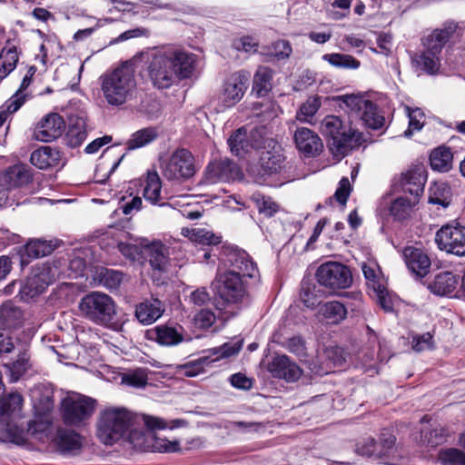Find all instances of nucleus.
Wrapping results in <instances>:
<instances>
[{
  "label": "nucleus",
  "instance_id": "nucleus-15",
  "mask_svg": "<svg viewBox=\"0 0 465 465\" xmlns=\"http://www.w3.org/2000/svg\"><path fill=\"white\" fill-rule=\"evenodd\" d=\"M227 261L232 269L243 278H254L258 275L256 263L243 250L232 249L227 255Z\"/></svg>",
  "mask_w": 465,
  "mask_h": 465
},
{
  "label": "nucleus",
  "instance_id": "nucleus-45",
  "mask_svg": "<svg viewBox=\"0 0 465 465\" xmlns=\"http://www.w3.org/2000/svg\"><path fill=\"white\" fill-rule=\"evenodd\" d=\"M55 248L56 244L52 241L47 242L41 239L31 240L25 245L26 253L33 258L49 255Z\"/></svg>",
  "mask_w": 465,
  "mask_h": 465
},
{
  "label": "nucleus",
  "instance_id": "nucleus-37",
  "mask_svg": "<svg viewBox=\"0 0 465 465\" xmlns=\"http://www.w3.org/2000/svg\"><path fill=\"white\" fill-rule=\"evenodd\" d=\"M425 176L418 171H408L402 179L403 190L411 195L419 196L424 189Z\"/></svg>",
  "mask_w": 465,
  "mask_h": 465
},
{
  "label": "nucleus",
  "instance_id": "nucleus-49",
  "mask_svg": "<svg viewBox=\"0 0 465 465\" xmlns=\"http://www.w3.org/2000/svg\"><path fill=\"white\" fill-rule=\"evenodd\" d=\"M192 313V322L198 329H208L216 320L213 312L210 309H199Z\"/></svg>",
  "mask_w": 465,
  "mask_h": 465
},
{
  "label": "nucleus",
  "instance_id": "nucleus-55",
  "mask_svg": "<svg viewBox=\"0 0 465 465\" xmlns=\"http://www.w3.org/2000/svg\"><path fill=\"white\" fill-rule=\"evenodd\" d=\"M411 210V203L410 200L400 197L393 201L391 205V214L398 220L405 219Z\"/></svg>",
  "mask_w": 465,
  "mask_h": 465
},
{
  "label": "nucleus",
  "instance_id": "nucleus-19",
  "mask_svg": "<svg viewBox=\"0 0 465 465\" xmlns=\"http://www.w3.org/2000/svg\"><path fill=\"white\" fill-rule=\"evenodd\" d=\"M31 82L32 78L25 75L19 89L0 107V126L3 125L8 115L17 112L28 99L29 94L25 90Z\"/></svg>",
  "mask_w": 465,
  "mask_h": 465
},
{
  "label": "nucleus",
  "instance_id": "nucleus-23",
  "mask_svg": "<svg viewBox=\"0 0 465 465\" xmlns=\"http://www.w3.org/2000/svg\"><path fill=\"white\" fill-rule=\"evenodd\" d=\"M164 307L158 299L145 301L139 303L135 309V317L144 324L149 325L156 322L163 313Z\"/></svg>",
  "mask_w": 465,
  "mask_h": 465
},
{
  "label": "nucleus",
  "instance_id": "nucleus-6",
  "mask_svg": "<svg viewBox=\"0 0 465 465\" xmlns=\"http://www.w3.org/2000/svg\"><path fill=\"white\" fill-rule=\"evenodd\" d=\"M97 401L77 392L68 393L61 401V414L65 424L79 426L95 411Z\"/></svg>",
  "mask_w": 465,
  "mask_h": 465
},
{
  "label": "nucleus",
  "instance_id": "nucleus-21",
  "mask_svg": "<svg viewBox=\"0 0 465 465\" xmlns=\"http://www.w3.org/2000/svg\"><path fill=\"white\" fill-rule=\"evenodd\" d=\"M347 314L348 311L343 303L331 301L320 305L316 317L326 324H339L347 317Z\"/></svg>",
  "mask_w": 465,
  "mask_h": 465
},
{
  "label": "nucleus",
  "instance_id": "nucleus-3",
  "mask_svg": "<svg viewBox=\"0 0 465 465\" xmlns=\"http://www.w3.org/2000/svg\"><path fill=\"white\" fill-rule=\"evenodd\" d=\"M78 309L85 319L95 324L115 331L123 329V323L116 320V303L104 292H91L85 294L80 300Z\"/></svg>",
  "mask_w": 465,
  "mask_h": 465
},
{
  "label": "nucleus",
  "instance_id": "nucleus-56",
  "mask_svg": "<svg viewBox=\"0 0 465 465\" xmlns=\"http://www.w3.org/2000/svg\"><path fill=\"white\" fill-rule=\"evenodd\" d=\"M180 443L178 440H169L165 438L153 436L152 447L153 450L159 452H175L179 450Z\"/></svg>",
  "mask_w": 465,
  "mask_h": 465
},
{
  "label": "nucleus",
  "instance_id": "nucleus-60",
  "mask_svg": "<svg viewBox=\"0 0 465 465\" xmlns=\"http://www.w3.org/2000/svg\"><path fill=\"white\" fill-rule=\"evenodd\" d=\"M242 341H236L233 343H224L221 347L214 348L213 350V354L216 355V359L231 357L232 355L237 354L240 351L242 348Z\"/></svg>",
  "mask_w": 465,
  "mask_h": 465
},
{
  "label": "nucleus",
  "instance_id": "nucleus-5",
  "mask_svg": "<svg viewBox=\"0 0 465 465\" xmlns=\"http://www.w3.org/2000/svg\"><path fill=\"white\" fill-rule=\"evenodd\" d=\"M134 420L135 415L125 408H106L99 414L97 436L104 444L112 445L129 431Z\"/></svg>",
  "mask_w": 465,
  "mask_h": 465
},
{
  "label": "nucleus",
  "instance_id": "nucleus-30",
  "mask_svg": "<svg viewBox=\"0 0 465 465\" xmlns=\"http://www.w3.org/2000/svg\"><path fill=\"white\" fill-rule=\"evenodd\" d=\"M412 63L417 68L430 74H436L440 66V54L425 49L412 56Z\"/></svg>",
  "mask_w": 465,
  "mask_h": 465
},
{
  "label": "nucleus",
  "instance_id": "nucleus-41",
  "mask_svg": "<svg viewBox=\"0 0 465 465\" xmlns=\"http://www.w3.org/2000/svg\"><path fill=\"white\" fill-rule=\"evenodd\" d=\"M322 106L321 97L315 95L309 97L301 104L296 113V119L300 122L312 124V120L315 114Z\"/></svg>",
  "mask_w": 465,
  "mask_h": 465
},
{
  "label": "nucleus",
  "instance_id": "nucleus-62",
  "mask_svg": "<svg viewBox=\"0 0 465 465\" xmlns=\"http://www.w3.org/2000/svg\"><path fill=\"white\" fill-rule=\"evenodd\" d=\"M233 46L238 51L254 53L257 51L258 42L252 36H242L233 42Z\"/></svg>",
  "mask_w": 465,
  "mask_h": 465
},
{
  "label": "nucleus",
  "instance_id": "nucleus-52",
  "mask_svg": "<svg viewBox=\"0 0 465 465\" xmlns=\"http://www.w3.org/2000/svg\"><path fill=\"white\" fill-rule=\"evenodd\" d=\"M252 200L255 203L259 212L265 216H272L279 209L278 204L273 202L272 198L266 197L261 193L252 194Z\"/></svg>",
  "mask_w": 465,
  "mask_h": 465
},
{
  "label": "nucleus",
  "instance_id": "nucleus-16",
  "mask_svg": "<svg viewBox=\"0 0 465 465\" xmlns=\"http://www.w3.org/2000/svg\"><path fill=\"white\" fill-rule=\"evenodd\" d=\"M294 142L297 149L306 156H315L323 147L321 138L309 128L301 127L294 132Z\"/></svg>",
  "mask_w": 465,
  "mask_h": 465
},
{
  "label": "nucleus",
  "instance_id": "nucleus-59",
  "mask_svg": "<svg viewBox=\"0 0 465 465\" xmlns=\"http://www.w3.org/2000/svg\"><path fill=\"white\" fill-rule=\"evenodd\" d=\"M0 60L2 61L3 74H7L15 69L18 61V55L15 49L10 48L2 51Z\"/></svg>",
  "mask_w": 465,
  "mask_h": 465
},
{
  "label": "nucleus",
  "instance_id": "nucleus-64",
  "mask_svg": "<svg viewBox=\"0 0 465 465\" xmlns=\"http://www.w3.org/2000/svg\"><path fill=\"white\" fill-rule=\"evenodd\" d=\"M351 191V187L349 179L347 177H343L339 183V187L334 193V197L338 203L344 205L348 200Z\"/></svg>",
  "mask_w": 465,
  "mask_h": 465
},
{
  "label": "nucleus",
  "instance_id": "nucleus-25",
  "mask_svg": "<svg viewBox=\"0 0 465 465\" xmlns=\"http://www.w3.org/2000/svg\"><path fill=\"white\" fill-rule=\"evenodd\" d=\"M284 156L279 145H273L272 150L263 151L260 157V165L264 173H276L282 167Z\"/></svg>",
  "mask_w": 465,
  "mask_h": 465
},
{
  "label": "nucleus",
  "instance_id": "nucleus-10",
  "mask_svg": "<svg viewBox=\"0 0 465 465\" xmlns=\"http://www.w3.org/2000/svg\"><path fill=\"white\" fill-rule=\"evenodd\" d=\"M435 242L440 250L458 256H465V226L447 224L436 233Z\"/></svg>",
  "mask_w": 465,
  "mask_h": 465
},
{
  "label": "nucleus",
  "instance_id": "nucleus-4",
  "mask_svg": "<svg viewBox=\"0 0 465 465\" xmlns=\"http://www.w3.org/2000/svg\"><path fill=\"white\" fill-rule=\"evenodd\" d=\"M320 132L328 138L329 147L336 157L345 156L358 146L362 134L346 125L339 116L326 115L320 123Z\"/></svg>",
  "mask_w": 465,
  "mask_h": 465
},
{
  "label": "nucleus",
  "instance_id": "nucleus-61",
  "mask_svg": "<svg viewBox=\"0 0 465 465\" xmlns=\"http://www.w3.org/2000/svg\"><path fill=\"white\" fill-rule=\"evenodd\" d=\"M264 426L261 422L255 421H231L227 427L231 430H236L240 432H252L259 431Z\"/></svg>",
  "mask_w": 465,
  "mask_h": 465
},
{
  "label": "nucleus",
  "instance_id": "nucleus-34",
  "mask_svg": "<svg viewBox=\"0 0 465 465\" xmlns=\"http://www.w3.org/2000/svg\"><path fill=\"white\" fill-rule=\"evenodd\" d=\"M452 28L436 29L423 39V46L430 52L440 54L442 47L452 35Z\"/></svg>",
  "mask_w": 465,
  "mask_h": 465
},
{
  "label": "nucleus",
  "instance_id": "nucleus-17",
  "mask_svg": "<svg viewBox=\"0 0 465 465\" xmlns=\"http://www.w3.org/2000/svg\"><path fill=\"white\" fill-rule=\"evenodd\" d=\"M268 369L273 377L283 379L288 382L296 381L302 375L300 367L285 355L274 357Z\"/></svg>",
  "mask_w": 465,
  "mask_h": 465
},
{
  "label": "nucleus",
  "instance_id": "nucleus-12",
  "mask_svg": "<svg viewBox=\"0 0 465 465\" xmlns=\"http://www.w3.org/2000/svg\"><path fill=\"white\" fill-rule=\"evenodd\" d=\"M65 128V123L58 114H47L35 128L34 137L37 141L48 143L60 137Z\"/></svg>",
  "mask_w": 465,
  "mask_h": 465
},
{
  "label": "nucleus",
  "instance_id": "nucleus-40",
  "mask_svg": "<svg viewBox=\"0 0 465 465\" xmlns=\"http://www.w3.org/2000/svg\"><path fill=\"white\" fill-rule=\"evenodd\" d=\"M58 447L64 453L74 454L82 447L81 437L74 431H61L58 437Z\"/></svg>",
  "mask_w": 465,
  "mask_h": 465
},
{
  "label": "nucleus",
  "instance_id": "nucleus-43",
  "mask_svg": "<svg viewBox=\"0 0 465 465\" xmlns=\"http://www.w3.org/2000/svg\"><path fill=\"white\" fill-rule=\"evenodd\" d=\"M396 438L393 435H388L381 438L382 450L379 453V459L384 464L398 465L397 448L395 447Z\"/></svg>",
  "mask_w": 465,
  "mask_h": 465
},
{
  "label": "nucleus",
  "instance_id": "nucleus-42",
  "mask_svg": "<svg viewBox=\"0 0 465 465\" xmlns=\"http://www.w3.org/2000/svg\"><path fill=\"white\" fill-rule=\"evenodd\" d=\"M157 137V132L154 128L148 127L134 133L126 143L128 150H135L145 146Z\"/></svg>",
  "mask_w": 465,
  "mask_h": 465
},
{
  "label": "nucleus",
  "instance_id": "nucleus-22",
  "mask_svg": "<svg viewBox=\"0 0 465 465\" xmlns=\"http://www.w3.org/2000/svg\"><path fill=\"white\" fill-rule=\"evenodd\" d=\"M23 398L12 392L0 400V423L15 421L21 417Z\"/></svg>",
  "mask_w": 465,
  "mask_h": 465
},
{
  "label": "nucleus",
  "instance_id": "nucleus-35",
  "mask_svg": "<svg viewBox=\"0 0 465 465\" xmlns=\"http://www.w3.org/2000/svg\"><path fill=\"white\" fill-rule=\"evenodd\" d=\"M154 340L161 345L173 346L183 341V334L174 327L160 325L153 331Z\"/></svg>",
  "mask_w": 465,
  "mask_h": 465
},
{
  "label": "nucleus",
  "instance_id": "nucleus-50",
  "mask_svg": "<svg viewBox=\"0 0 465 465\" xmlns=\"http://www.w3.org/2000/svg\"><path fill=\"white\" fill-rule=\"evenodd\" d=\"M323 292L315 286L303 288L301 292V300L302 303L310 309H314L322 305Z\"/></svg>",
  "mask_w": 465,
  "mask_h": 465
},
{
  "label": "nucleus",
  "instance_id": "nucleus-29",
  "mask_svg": "<svg viewBox=\"0 0 465 465\" xmlns=\"http://www.w3.org/2000/svg\"><path fill=\"white\" fill-rule=\"evenodd\" d=\"M429 203L447 208L452 201L450 186L442 181L433 183L430 187Z\"/></svg>",
  "mask_w": 465,
  "mask_h": 465
},
{
  "label": "nucleus",
  "instance_id": "nucleus-46",
  "mask_svg": "<svg viewBox=\"0 0 465 465\" xmlns=\"http://www.w3.org/2000/svg\"><path fill=\"white\" fill-rule=\"evenodd\" d=\"M322 59L331 65L341 69H357L361 64L353 56L345 54H326Z\"/></svg>",
  "mask_w": 465,
  "mask_h": 465
},
{
  "label": "nucleus",
  "instance_id": "nucleus-63",
  "mask_svg": "<svg viewBox=\"0 0 465 465\" xmlns=\"http://www.w3.org/2000/svg\"><path fill=\"white\" fill-rule=\"evenodd\" d=\"M431 348H433V340L430 332L414 337L412 340V349L415 351L420 352L426 350H430Z\"/></svg>",
  "mask_w": 465,
  "mask_h": 465
},
{
  "label": "nucleus",
  "instance_id": "nucleus-31",
  "mask_svg": "<svg viewBox=\"0 0 465 465\" xmlns=\"http://www.w3.org/2000/svg\"><path fill=\"white\" fill-rule=\"evenodd\" d=\"M181 233L192 242L197 244L216 245L221 242L220 236L204 228H183Z\"/></svg>",
  "mask_w": 465,
  "mask_h": 465
},
{
  "label": "nucleus",
  "instance_id": "nucleus-13",
  "mask_svg": "<svg viewBox=\"0 0 465 465\" xmlns=\"http://www.w3.org/2000/svg\"><path fill=\"white\" fill-rule=\"evenodd\" d=\"M241 171L237 164L229 159L214 161L209 163L205 171L208 183L229 182L240 178Z\"/></svg>",
  "mask_w": 465,
  "mask_h": 465
},
{
  "label": "nucleus",
  "instance_id": "nucleus-51",
  "mask_svg": "<svg viewBox=\"0 0 465 465\" xmlns=\"http://www.w3.org/2000/svg\"><path fill=\"white\" fill-rule=\"evenodd\" d=\"M336 100L341 101L345 104V107L357 116L362 111L363 107L366 106V103L368 102V99L358 94L340 95L336 97Z\"/></svg>",
  "mask_w": 465,
  "mask_h": 465
},
{
  "label": "nucleus",
  "instance_id": "nucleus-7",
  "mask_svg": "<svg viewBox=\"0 0 465 465\" xmlns=\"http://www.w3.org/2000/svg\"><path fill=\"white\" fill-rule=\"evenodd\" d=\"M245 278L234 271L217 273L212 282L213 292L228 303H237L246 296Z\"/></svg>",
  "mask_w": 465,
  "mask_h": 465
},
{
  "label": "nucleus",
  "instance_id": "nucleus-20",
  "mask_svg": "<svg viewBox=\"0 0 465 465\" xmlns=\"http://www.w3.org/2000/svg\"><path fill=\"white\" fill-rule=\"evenodd\" d=\"M58 274V269L50 264H43L41 267H38L34 275L28 279L27 282L30 291H34L32 296L44 292V290L55 280Z\"/></svg>",
  "mask_w": 465,
  "mask_h": 465
},
{
  "label": "nucleus",
  "instance_id": "nucleus-58",
  "mask_svg": "<svg viewBox=\"0 0 465 465\" xmlns=\"http://www.w3.org/2000/svg\"><path fill=\"white\" fill-rule=\"evenodd\" d=\"M210 301L211 296L204 287L194 290L189 296V303L192 304L195 310L202 309L201 307L207 305Z\"/></svg>",
  "mask_w": 465,
  "mask_h": 465
},
{
  "label": "nucleus",
  "instance_id": "nucleus-38",
  "mask_svg": "<svg viewBox=\"0 0 465 465\" xmlns=\"http://www.w3.org/2000/svg\"><path fill=\"white\" fill-rule=\"evenodd\" d=\"M272 71L265 66L257 69L253 77V91L258 95H265L272 89Z\"/></svg>",
  "mask_w": 465,
  "mask_h": 465
},
{
  "label": "nucleus",
  "instance_id": "nucleus-54",
  "mask_svg": "<svg viewBox=\"0 0 465 465\" xmlns=\"http://www.w3.org/2000/svg\"><path fill=\"white\" fill-rule=\"evenodd\" d=\"M147 371L144 369H136L122 377V383L134 387L143 388L147 384Z\"/></svg>",
  "mask_w": 465,
  "mask_h": 465
},
{
  "label": "nucleus",
  "instance_id": "nucleus-28",
  "mask_svg": "<svg viewBox=\"0 0 465 465\" xmlns=\"http://www.w3.org/2000/svg\"><path fill=\"white\" fill-rule=\"evenodd\" d=\"M149 262L154 271L164 272L168 266V249L161 242H153L146 246Z\"/></svg>",
  "mask_w": 465,
  "mask_h": 465
},
{
  "label": "nucleus",
  "instance_id": "nucleus-44",
  "mask_svg": "<svg viewBox=\"0 0 465 465\" xmlns=\"http://www.w3.org/2000/svg\"><path fill=\"white\" fill-rule=\"evenodd\" d=\"M162 182L157 173H148L146 183L143 189L145 200L155 204L160 200Z\"/></svg>",
  "mask_w": 465,
  "mask_h": 465
},
{
  "label": "nucleus",
  "instance_id": "nucleus-1",
  "mask_svg": "<svg viewBox=\"0 0 465 465\" xmlns=\"http://www.w3.org/2000/svg\"><path fill=\"white\" fill-rule=\"evenodd\" d=\"M197 55L179 48L158 50L152 54L147 74L154 87L169 88L176 81L192 77Z\"/></svg>",
  "mask_w": 465,
  "mask_h": 465
},
{
  "label": "nucleus",
  "instance_id": "nucleus-24",
  "mask_svg": "<svg viewBox=\"0 0 465 465\" xmlns=\"http://www.w3.org/2000/svg\"><path fill=\"white\" fill-rule=\"evenodd\" d=\"M30 161L38 169H47L58 164L60 153L49 146H43L31 153Z\"/></svg>",
  "mask_w": 465,
  "mask_h": 465
},
{
  "label": "nucleus",
  "instance_id": "nucleus-57",
  "mask_svg": "<svg viewBox=\"0 0 465 465\" xmlns=\"http://www.w3.org/2000/svg\"><path fill=\"white\" fill-rule=\"evenodd\" d=\"M292 46L288 41L278 40L274 42L267 54L277 59H286L292 54Z\"/></svg>",
  "mask_w": 465,
  "mask_h": 465
},
{
  "label": "nucleus",
  "instance_id": "nucleus-33",
  "mask_svg": "<svg viewBox=\"0 0 465 465\" xmlns=\"http://www.w3.org/2000/svg\"><path fill=\"white\" fill-rule=\"evenodd\" d=\"M0 322L5 328H16L23 322V312L14 303L6 302L0 307Z\"/></svg>",
  "mask_w": 465,
  "mask_h": 465
},
{
  "label": "nucleus",
  "instance_id": "nucleus-47",
  "mask_svg": "<svg viewBox=\"0 0 465 465\" xmlns=\"http://www.w3.org/2000/svg\"><path fill=\"white\" fill-rule=\"evenodd\" d=\"M438 460L443 465H465V452L457 448L441 449Z\"/></svg>",
  "mask_w": 465,
  "mask_h": 465
},
{
  "label": "nucleus",
  "instance_id": "nucleus-48",
  "mask_svg": "<svg viewBox=\"0 0 465 465\" xmlns=\"http://www.w3.org/2000/svg\"><path fill=\"white\" fill-rule=\"evenodd\" d=\"M1 430H3L8 440L17 445L24 444L26 441V432L24 429L18 427L15 421L0 423Z\"/></svg>",
  "mask_w": 465,
  "mask_h": 465
},
{
  "label": "nucleus",
  "instance_id": "nucleus-11",
  "mask_svg": "<svg viewBox=\"0 0 465 465\" xmlns=\"http://www.w3.org/2000/svg\"><path fill=\"white\" fill-rule=\"evenodd\" d=\"M248 87V76L236 72L228 76L223 84L221 101L224 107H232L243 97Z\"/></svg>",
  "mask_w": 465,
  "mask_h": 465
},
{
  "label": "nucleus",
  "instance_id": "nucleus-39",
  "mask_svg": "<svg viewBox=\"0 0 465 465\" xmlns=\"http://www.w3.org/2000/svg\"><path fill=\"white\" fill-rule=\"evenodd\" d=\"M366 126L372 129H380L383 126L385 119L378 114L376 105L370 100L366 103V106L358 115Z\"/></svg>",
  "mask_w": 465,
  "mask_h": 465
},
{
  "label": "nucleus",
  "instance_id": "nucleus-32",
  "mask_svg": "<svg viewBox=\"0 0 465 465\" xmlns=\"http://www.w3.org/2000/svg\"><path fill=\"white\" fill-rule=\"evenodd\" d=\"M228 143L231 152L239 157L244 156L252 149L247 129L245 127L236 130L229 138Z\"/></svg>",
  "mask_w": 465,
  "mask_h": 465
},
{
  "label": "nucleus",
  "instance_id": "nucleus-2",
  "mask_svg": "<svg viewBox=\"0 0 465 465\" xmlns=\"http://www.w3.org/2000/svg\"><path fill=\"white\" fill-rule=\"evenodd\" d=\"M101 91L112 106H120L133 99L136 92L135 69L126 61L100 76Z\"/></svg>",
  "mask_w": 465,
  "mask_h": 465
},
{
  "label": "nucleus",
  "instance_id": "nucleus-14",
  "mask_svg": "<svg viewBox=\"0 0 465 465\" xmlns=\"http://www.w3.org/2000/svg\"><path fill=\"white\" fill-rule=\"evenodd\" d=\"M402 256L407 267L412 273L420 277H424L429 273L431 262L423 250L407 246L402 251Z\"/></svg>",
  "mask_w": 465,
  "mask_h": 465
},
{
  "label": "nucleus",
  "instance_id": "nucleus-53",
  "mask_svg": "<svg viewBox=\"0 0 465 465\" xmlns=\"http://www.w3.org/2000/svg\"><path fill=\"white\" fill-rule=\"evenodd\" d=\"M409 116V128L404 132L406 137L412 135L414 131H420L425 123V114L420 108H407Z\"/></svg>",
  "mask_w": 465,
  "mask_h": 465
},
{
  "label": "nucleus",
  "instance_id": "nucleus-26",
  "mask_svg": "<svg viewBox=\"0 0 465 465\" xmlns=\"http://www.w3.org/2000/svg\"><path fill=\"white\" fill-rule=\"evenodd\" d=\"M458 278L450 272H442L437 274L429 285L430 290L440 296L451 293L457 287Z\"/></svg>",
  "mask_w": 465,
  "mask_h": 465
},
{
  "label": "nucleus",
  "instance_id": "nucleus-8",
  "mask_svg": "<svg viewBox=\"0 0 465 465\" xmlns=\"http://www.w3.org/2000/svg\"><path fill=\"white\" fill-rule=\"evenodd\" d=\"M195 172L194 157L190 151L184 148L174 151L162 164V173L170 181L188 180L194 175Z\"/></svg>",
  "mask_w": 465,
  "mask_h": 465
},
{
  "label": "nucleus",
  "instance_id": "nucleus-18",
  "mask_svg": "<svg viewBox=\"0 0 465 465\" xmlns=\"http://www.w3.org/2000/svg\"><path fill=\"white\" fill-rule=\"evenodd\" d=\"M31 179L32 174L26 165L15 164L0 175V187L7 193L12 189L27 184Z\"/></svg>",
  "mask_w": 465,
  "mask_h": 465
},
{
  "label": "nucleus",
  "instance_id": "nucleus-36",
  "mask_svg": "<svg viewBox=\"0 0 465 465\" xmlns=\"http://www.w3.org/2000/svg\"><path fill=\"white\" fill-rule=\"evenodd\" d=\"M430 166L439 172H448L452 166V153L445 147L433 150L430 155Z\"/></svg>",
  "mask_w": 465,
  "mask_h": 465
},
{
  "label": "nucleus",
  "instance_id": "nucleus-27",
  "mask_svg": "<svg viewBox=\"0 0 465 465\" xmlns=\"http://www.w3.org/2000/svg\"><path fill=\"white\" fill-rule=\"evenodd\" d=\"M86 123L84 117L71 116L69 118L67 143L71 147L81 145L86 139Z\"/></svg>",
  "mask_w": 465,
  "mask_h": 465
},
{
  "label": "nucleus",
  "instance_id": "nucleus-9",
  "mask_svg": "<svg viewBox=\"0 0 465 465\" xmlns=\"http://www.w3.org/2000/svg\"><path fill=\"white\" fill-rule=\"evenodd\" d=\"M316 277L321 285L331 289H345L352 282L349 268L337 262L322 264L316 272Z\"/></svg>",
  "mask_w": 465,
  "mask_h": 465
}]
</instances>
